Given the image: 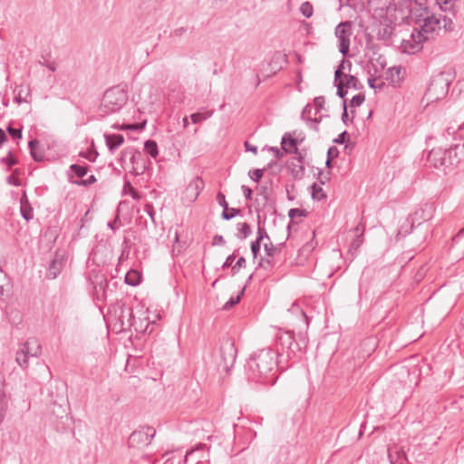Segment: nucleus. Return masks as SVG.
<instances>
[{
    "label": "nucleus",
    "instance_id": "nucleus-1",
    "mask_svg": "<svg viewBox=\"0 0 464 464\" xmlns=\"http://www.w3.org/2000/svg\"><path fill=\"white\" fill-rule=\"evenodd\" d=\"M408 14L406 23L413 24V29L409 39H403L401 48L403 53L411 54L419 52L423 47V43L433 39L439 32L452 24L446 16L432 14L427 0H408Z\"/></svg>",
    "mask_w": 464,
    "mask_h": 464
},
{
    "label": "nucleus",
    "instance_id": "nucleus-2",
    "mask_svg": "<svg viewBox=\"0 0 464 464\" xmlns=\"http://www.w3.org/2000/svg\"><path fill=\"white\" fill-rule=\"evenodd\" d=\"M280 352L264 348L254 353L246 363L249 380L265 384H275L277 379V357Z\"/></svg>",
    "mask_w": 464,
    "mask_h": 464
},
{
    "label": "nucleus",
    "instance_id": "nucleus-3",
    "mask_svg": "<svg viewBox=\"0 0 464 464\" xmlns=\"http://www.w3.org/2000/svg\"><path fill=\"white\" fill-rule=\"evenodd\" d=\"M428 161L444 173L451 171L464 160V143H458L449 149L434 148L427 157Z\"/></svg>",
    "mask_w": 464,
    "mask_h": 464
},
{
    "label": "nucleus",
    "instance_id": "nucleus-4",
    "mask_svg": "<svg viewBox=\"0 0 464 464\" xmlns=\"http://www.w3.org/2000/svg\"><path fill=\"white\" fill-rule=\"evenodd\" d=\"M129 100L128 87L124 83L112 86L103 93L98 113L104 118L116 113L127 103Z\"/></svg>",
    "mask_w": 464,
    "mask_h": 464
},
{
    "label": "nucleus",
    "instance_id": "nucleus-5",
    "mask_svg": "<svg viewBox=\"0 0 464 464\" xmlns=\"http://www.w3.org/2000/svg\"><path fill=\"white\" fill-rule=\"evenodd\" d=\"M451 81L450 72H441L434 75L425 93L427 100L432 102L443 99L448 94Z\"/></svg>",
    "mask_w": 464,
    "mask_h": 464
},
{
    "label": "nucleus",
    "instance_id": "nucleus-6",
    "mask_svg": "<svg viewBox=\"0 0 464 464\" xmlns=\"http://www.w3.org/2000/svg\"><path fill=\"white\" fill-rule=\"evenodd\" d=\"M41 353L42 346L38 340L35 338H29L23 344V347L17 351L15 361L20 365V367L25 369L28 366L29 359L40 356Z\"/></svg>",
    "mask_w": 464,
    "mask_h": 464
},
{
    "label": "nucleus",
    "instance_id": "nucleus-7",
    "mask_svg": "<svg viewBox=\"0 0 464 464\" xmlns=\"http://www.w3.org/2000/svg\"><path fill=\"white\" fill-rule=\"evenodd\" d=\"M219 352L221 361L218 366L223 371L228 372L234 366L237 354L234 341L230 338L224 339L221 342Z\"/></svg>",
    "mask_w": 464,
    "mask_h": 464
},
{
    "label": "nucleus",
    "instance_id": "nucleus-8",
    "mask_svg": "<svg viewBox=\"0 0 464 464\" xmlns=\"http://www.w3.org/2000/svg\"><path fill=\"white\" fill-rule=\"evenodd\" d=\"M155 434L156 430L152 427H143L130 435L128 445L130 448L143 449L150 444Z\"/></svg>",
    "mask_w": 464,
    "mask_h": 464
},
{
    "label": "nucleus",
    "instance_id": "nucleus-9",
    "mask_svg": "<svg viewBox=\"0 0 464 464\" xmlns=\"http://www.w3.org/2000/svg\"><path fill=\"white\" fill-rule=\"evenodd\" d=\"M353 34L352 31V23L349 21L341 22L335 27V35L338 39L339 44V52L346 56L350 51V38Z\"/></svg>",
    "mask_w": 464,
    "mask_h": 464
},
{
    "label": "nucleus",
    "instance_id": "nucleus-10",
    "mask_svg": "<svg viewBox=\"0 0 464 464\" xmlns=\"http://www.w3.org/2000/svg\"><path fill=\"white\" fill-rule=\"evenodd\" d=\"M205 187L204 180L201 177H195L186 187L182 194V199L186 203H193L198 198L200 192Z\"/></svg>",
    "mask_w": 464,
    "mask_h": 464
},
{
    "label": "nucleus",
    "instance_id": "nucleus-11",
    "mask_svg": "<svg viewBox=\"0 0 464 464\" xmlns=\"http://www.w3.org/2000/svg\"><path fill=\"white\" fill-rule=\"evenodd\" d=\"M401 13L402 10L398 9L396 6H389L386 10H382L378 24L396 26L400 20L406 22V15H403Z\"/></svg>",
    "mask_w": 464,
    "mask_h": 464
},
{
    "label": "nucleus",
    "instance_id": "nucleus-12",
    "mask_svg": "<svg viewBox=\"0 0 464 464\" xmlns=\"http://www.w3.org/2000/svg\"><path fill=\"white\" fill-rule=\"evenodd\" d=\"M266 256L261 257L258 266L266 270L271 269L274 265V256L281 252V248L276 246L271 241L264 244Z\"/></svg>",
    "mask_w": 464,
    "mask_h": 464
},
{
    "label": "nucleus",
    "instance_id": "nucleus-13",
    "mask_svg": "<svg viewBox=\"0 0 464 464\" xmlns=\"http://www.w3.org/2000/svg\"><path fill=\"white\" fill-rule=\"evenodd\" d=\"M120 314L117 318L119 324V331H127L134 325L135 318L130 307L121 306L119 308Z\"/></svg>",
    "mask_w": 464,
    "mask_h": 464
},
{
    "label": "nucleus",
    "instance_id": "nucleus-14",
    "mask_svg": "<svg viewBox=\"0 0 464 464\" xmlns=\"http://www.w3.org/2000/svg\"><path fill=\"white\" fill-rule=\"evenodd\" d=\"M287 168L294 179H302L305 173V168L304 166V156L299 155L294 157L288 163Z\"/></svg>",
    "mask_w": 464,
    "mask_h": 464
},
{
    "label": "nucleus",
    "instance_id": "nucleus-15",
    "mask_svg": "<svg viewBox=\"0 0 464 464\" xmlns=\"http://www.w3.org/2000/svg\"><path fill=\"white\" fill-rule=\"evenodd\" d=\"M294 339H295V335H294V333L291 331H285V332H281V333L277 334V335H276L277 351L276 352H279V350H281L282 353H286V351L290 350L291 344L294 342Z\"/></svg>",
    "mask_w": 464,
    "mask_h": 464
},
{
    "label": "nucleus",
    "instance_id": "nucleus-16",
    "mask_svg": "<svg viewBox=\"0 0 464 464\" xmlns=\"http://www.w3.org/2000/svg\"><path fill=\"white\" fill-rule=\"evenodd\" d=\"M63 267V256L55 254L54 258L51 261L48 270L46 273V277L48 279H54L61 273Z\"/></svg>",
    "mask_w": 464,
    "mask_h": 464
},
{
    "label": "nucleus",
    "instance_id": "nucleus-17",
    "mask_svg": "<svg viewBox=\"0 0 464 464\" xmlns=\"http://www.w3.org/2000/svg\"><path fill=\"white\" fill-rule=\"evenodd\" d=\"M281 147L285 153H295L299 156L302 153L297 149V140L291 134L285 133L282 137Z\"/></svg>",
    "mask_w": 464,
    "mask_h": 464
},
{
    "label": "nucleus",
    "instance_id": "nucleus-18",
    "mask_svg": "<svg viewBox=\"0 0 464 464\" xmlns=\"http://www.w3.org/2000/svg\"><path fill=\"white\" fill-rule=\"evenodd\" d=\"M104 140L106 146L111 153L118 150L124 142V137L118 133H104Z\"/></svg>",
    "mask_w": 464,
    "mask_h": 464
},
{
    "label": "nucleus",
    "instance_id": "nucleus-19",
    "mask_svg": "<svg viewBox=\"0 0 464 464\" xmlns=\"http://www.w3.org/2000/svg\"><path fill=\"white\" fill-rule=\"evenodd\" d=\"M5 379L4 374L0 373V423L5 420L8 408V399L5 391Z\"/></svg>",
    "mask_w": 464,
    "mask_h": 464
},
{
    "label": "nucleus",
    "instance_id": "nucleus-20",
    "mask_svg": "<svg viewBox=\"0 0 464 464\" xmlns=\"http://www.w3.org/2000/svg\"><path fill=\"white\" fill-rule=\"evenodd\" d=\"M395 26H392L389 24L380 25L378 24L377 29V39L381 41H384L386 43L392 42V38L394 35Z\"/></svg>",
    "mask_w": 464,
    "mask_h": 464
},
{
    "label": "nucleus",
    "instance_id": "nucleus-21",
    "mask_svg": "<svg viewBox=\"0 0 464 464\" xmlns=\"http://www.w3.org/2000/svg\"><path fill=\"white\" fill-rule=\"evenodd\" d=\"M388 456L391 464H405L407 462V458L404 450L399 449L397 446H394L388 450Z\"/></svg>",
    "mask_w": 464,
    "mask_h": 464
},
{
    "label": "nucleus",
    "instance_id": "nucleus-22",
    "mask_svg": "<svg viewBox=\"0 0 464 464\" xmlns=\"http://www.w3.org/2000/svg\"><path fill=\"white\" fill-rule=\"evenodd\" d=\"M20 205L22 217L26 221L31 220L34 218L33 208L31 207V204L29 203L28 198L25 193H24L20 198Z\"/></svg>",
    "mask_w": 464,
    "mask_h": 464
},
{
    "label": "nucleus",
    "instance_id": "nucleus-23",
    "mask_svg": "<svg viewBox=\"0 0 464 464\" xmlns=\"http://www.w3.org/2000/svg\"><path fill=\"white\" fill-rule=\"evenodd\" d=\"M94 293L97 296L98 300H103L106 297V287L108 286V283L106 278L104 277H96V281L93 282Z\"/></svg>",
    "mask_w": 464,
    "mask_h": 464
},
{
    "label": "nucleus",
    "instance_id": "nucleus-24",
    "mask_svg": "<svg viewBox=\"0 0 464 464\" xmlns=\"http://www.w3.org/2000/svg\"><path fill=\"white\" fill-rule=\"evenodd\" d=\"M28 147L30 150V154L34 160L40 162L44 160V150L39 147V141L36 139L31 140L28 142Z\"/></svg>",
    "mask_w": 464,
    "mask_h": 464
},
{
    "label": "nucleus",
    "instance_id": "nucleus-25",
    "mask_svg": "<svg viewBox=\"0 0 464 464\" xmlns=\"http://www.w3.org/2000/svg\"><path fill=\"white\" fill-rule=\"evenodd\" d=\"M312 106L310 104H307L304 106V108L303 109V111H302V114H301V117L303 120L306 121H309L311 123V128H313L314 130H318V127H317V124L320 122L321 121V118L317 119V118H314V119H312L310 118V115L312 113Z\"/></svg>",
    "mask_w": 464,
    "mask_h": 464
},
{
    "label": "nucleus",
    "instance_id": "nucleus-26",
    "mask_svg": "<svg viewBox=\"0 0 464 464\" xmlns=\"http://www.w3.org/2000/svg\"><path fill=\"white\" fill-rule=\"evenodd\" d=\"M451 248H457L464 256V227L452 237Z\"/></svg>",
    "mask_w": 464,
    "mask_h": 464
},
{
    "label": "nucleus",
    "instance_id": "nucleus-27",
    "mask_svg": "<svg viewBox=\"0 0 464 464\" xmlns=\"http://www.w3.org/2000/svg\"><path fill=\"white\" fill-rule=\"evenodd\" d=\"M456 1L457 0H427V5L430 6V3L433 2V4L439 5L442 11L450 12L453 11Z\"/></svg>",
    "mask_w": 464,
    "mask_h": 464
},
{
    "label": "nucleus",
    "instance_id": "nucleus-28",
    "mask_svg": "<svg viewBox=\"0 0 464 464\" xmlns=\"http://www.w3.org/2000/svg\"><path fill=\"white\" fill-rule=\"evenodd\" d=\"M363 243V229L359 235L355 236V238L351 242L350 247H349V254L353 256H355L358 249L361 247V246Z\"/></svg>",
    "mask_w": 464,
    "mask_h": 464
},
{
    "label": "nucleus",
    "instance_id": "nucleus-29",
    "mask_svg": "<svg viewBox=\"0 0 464 464\" xmlns=\"http://www.w3.org/2000/svg\"><path fill=\"white\" fill-rule=\"evenodd\" d=\"M237 227L238 231L237 237L241 240L246 239L252 233L251 227L246 222L238 223Z\"/></svg>",
    "mask_w": 464,
    "mask_h": 464
},
{
    "label": "nucleus",
    "instance_id": "nucleus-30",
    "mask_svg": "<svg viewBox=\"0 0 464 464\" xmlns=\"http://www.w3.org/2000/svg\"><path fill=\"white\" fill-rule=\"evenodd\" d=\"M214 111H206L203 112H196L190 115V119L194 124L200 123L212 116Z\"/></svg>",
    "mask_w": 464,
    "mask_h": 464
},
{
    "label": "nucleus",
    "instance_id": "nucleus-31",
    "mask_svg": "<svg viewBox=\"0 0 464 464\" xmlns=\"http://www.w3.org/2000/svg\"><path fill=\"white\" fill-rule=\"evenodd\" d=\"M344 85L346 88H353L355 90H360L362 88V84L360 81L353 75H344Z\"/></svg>",
    "mask_w": 464,
    "mask_h": 464
},
{
    "label": "nucleus",
    "instance_id": "nucleus-32",
    "mask_svg": "<svg viewBox=\"0 0 464 464\" xmlns=\"http://www.w3.org/2000/svg\"><path fill=\"white\" fill-rule=\"evenodd\" d=\"M144 150L152 158H156L159 154L158 145L155 140H148L144 143Z\"/></svg>",
    "mask_w": 464,
    "mask_h": 464
},
{
    "label": "nucleus",
    "instance_id": "nucleus-33",
    "mask_svg": "<svg viewBox=\"0 0 464 464\" xmlns=\"http://www.w3.org/2000/svg\"><path fill=\"white\" fill-rule=\"evenodd\" d=\"M141 160L142 154L138 150L135 149V150L130 156V161L132 164V170L137 174H139V168L136 165H138L139 161Z\"/></svg>",
    "mask_w": 464,
    "mask_h": 464
},
{
    "label": "nucleus",
    "instance_id": "nucleus-34",
    "mask_svg": "<svg viewBox=\"0 0 464 464\" xmlns=\"http://www.w3.org/2000/svg\"><path fill=\"white\" fill-rule=\"evenodd\" d=\"M391 82L395 85L401 81V68L392 67L389 70Z\"/></svg>",
    "mask_w": 464,
    "mask_h": 464
},
{
    "label": "nucleus",
    "instance_id": "nucleus-35",
    "mask_svg": "<svg viewBox=\"0 0 464 464\" xmlns=\"http://www.w3.org/2000/svg\"><path fill=\"white\" fill-rule=\"evenodd\" d=\"M312 198L316 200H321L326 198V195L324 194L321 186L317 185L316 183L312 185Z\"/></svg>",
    "mask_w": 464,
    "mask_h": 464
},
{
    "label": "nucleus",
    "instance_id": "nucleus-36",
    "mask_svg": "<svg viewBox=\"0 0 464 464\" xmlns=\"http://www.w3.org/2000/svg\"><path fill=\"white\" fill-rule=\"evenodd\" d=\"M241 213L240 208H227V209H224L221 217L225 220H229L236 216L239 215Z\"/></svg>",
    "mask_w": 464,
    "mask_h": 464
},
{
    "label": "nucleus",
    "instance_id": "nucleus-37",
    "mask_svg": "<svg viewBox=\"0 0 464 464\" xmlns=\"http://www.w3.org/2000/svg\"><path fill=\"white\" fill-rule=\"evenodd\" d=\"M245 288L241 290V292L237 296H232L229 298V300L223 305V310H229L233 306H235L237 304L239 303L241 296L244 295Z\"/></svg>",
    "mask_w": 464,
    "mask_h": 464
},
{
    "label": "nucleus",
    "instance_id": "nucleus-38",
    "mask_svg": "<svg viewBox=\"0 0 464 464\" xmlns=\"http://www.w3.org/2000/svg\"><path fill=\"white\" fill-rule=\"evenodd\" d=\"M52 412L57 418L62 419L63 416H67L66 405L57 404L54 402L53 405Z\"/></svg>",
    "mask_w": 464,
    "mask_h": 464
},
{
    "label": "nucleus",
    "instance_id": "nucleus-39",
    "mask_svg": "<svg viewBox=\"0 0 464 464\" xmlns=\"http://www.w3.org/2000/svg\"><path fill=\"white\" fill-rule=\"evenodd\" d=\"M70 169L74 172V174L78 178H83L87 174V171H88L87 166H82V165H78V164L71 165Z\"/></svg>",
    "mask_w": 464,
    "mask_h": 464
},
{
    "label": "nucleus",
    "instance_id": "nucleus-40",
    "mask_svg": "<svg viewBox=\"0 0 464 464\" xmlns=\"http://www.w3.org/2000/svg\"><path fill=\"white\" fill-rule=\"evenodd\" d=\"M300 12L302 14L306 17L310 18L313 15L314 8L310 2H304L300 6Z\"/></svg>",
    "mask_w": 464,
    "mask_h": 464
},
{
    "label": "nucleus",
    "instance_id": "nucleus-41",
    "mask_svg": "<svg viewBox=\"0 0 464 464\" xmlns=\"http://www.w3.org/2000/svg\"><path fill=\"white\" fill-rule=\"evenodd\" d=\"M139 275L135 271L128 272L125 276V283L129 285H137L139 284L138 280Z\"/></svg>",
    "mask_w": 464,
    "mask_h": 464
},
{
    "label": "nucleus",
    "instance_id": "nucleus-42",
    "mask_svg": "<svg viewBox=\"0 0 464 464\" xmlns=\"http://www.w3.org/2000/svg\"><path fill=\"white\" fill-rule=\"evenodd\" d=\"M296 342H297L300 349L303 352L305 351L308 346V343H309V339H308L307 334L300 332L298 334V340H296Z\"/></svg>",
    "mask_w": 464,
    "mask_h": 464
},
{
    "label": "nucleus",
    "instance_id": "nucleus-43",
    "mask_svg": "<svg viewBox=\"0 0 464 464\" xmlns=\"http://www.w3.org/2000/svg\"><path fill=\"white\" fill-rule=\"evenodd\" d=\"M308 215L307 210L302 208H291L288 211V217L290 219L294 220L295 218H304Z\"/></svg>",
    "mask_w": 464,
    "mask_h": 464
},
{
    "label": "nucleus",
    "instance_id": "nucleus-44",
    "mask_svg": "<svg viewBox=\"0 0 464 464\" xmlns=\"http://www.w3.org/2000/svg\"><path fill=\"white\" fill-rule=\"evenodd\" d=\"M303 351L300 349L295 338L294 339V342L291 344V348L289 351H286V356L288 359H292L295 357L297 353H302Z\"/></svg>",
    "mask_w": 464,
    "mask_h": 464
},
{
    "label": "nucleus",
    "instance_id": "nucleus-45",
    "mask_svg": "<svg viewBox=\"0 0 464 464\" xmlns=\"http://www.w3.org/2000/svg\"><path fill=\"white\" fill-rule=\"evenodd\" d=\"M344 63H345V61L343 60L341 62L340 65L338 66V68L334 72V83H337L338 82H340V80H343V78H344V75H346L343 72Z\"/></svg>",
    "mask_w": 464,
    "mask_h": 464
},
{
    "label": "nucleus",
    "instance_id": "nucleus-46",
    "mask_svg": "<svg viewBox=\"0 0 464 464\" xmlns=\"http://www.w3.org/2000/svg\"><path fill=\"white\" fill-rule=\"evenodd\" d=\"M288 311L293 313V314L300 313L302 317L304 318V321L306 328L308 327V325H309V318L306 315V314L304 312V310L301 309L297 304H293L292 307Z\"/></svg>",
    "mask_w": 464,
    "mask_h": 464
},
{
    "label": "nucleus",
    "instance_id": "nucleus-47",
    "mask_svg": "<svg viewBox=\"0 0 464 464\" xmlns=\"http://www.w3.org/2000/svg\"><path fill=\"white\" fill-rule=\"evenodd\" d=\"M248 176H249V178L253 181L259 182L260 179H262V177L264 176V169H253V170H249L248 171Z\"/></svg>",
    "mask_w": 464,
    "mask_h": 464
},
{
    "label": "nucleus",
    "instance_id": "nucleus-48",
    "mask_svg": "<svg viewBox=\"0 0 464 464\" xmlns=\"http://www.w3.org/2000/svg\"><path fill=\"white\" fill-rule=\"evenodd\" d=\"M364 101L365 95L363 93H358L355 96H353V99L351 100L350 106L352 108L359 107L363 103Z\"/></svg>",
    "mask_w": 464,
    "mask_h": 464
},
{
    "label": "nucleus",
    "instance_id": "nucleus-49",
    "mask_svg": "<svg viewBox=\"0 0 464 464\" xmlns=\"http://www.w3.org/2000/svg\"><path fill=\"white\" fill-rule=\"evenodd\" d=\"M7 132L8 134L14 139V140H19L22 139V129H16L13 128L12 126L7 127Z\"/></svg>",
    "mask_w": 464,
    "mask_h": 464
},
{
    "label": "nucleus",
    "instance_id": "nucleus-50",
    "mask_svg": "<svg viewBox=\"0 0 464 464\" xmlns=\"http://www.w3.org/2000/svg\"><path fill=\"white\" fill-rule=\"evenodd\" d=\"M2 161L5 163L9 168L17 164V160L13 156L12 152L9 151L5 158L2 159Z\"/></svg>",
    "mask_w": 464,
    "mask_h": 464
},
{
    "label": "nucleus",
    "instance_id": "nucleus-51",
    "mask_svg": "<svg viewBox=\"0 0 464 464\" xmlns=\"http://www.w3.org/2000/svg\"><path fill=\"white\" fill-rule=\"evenodd\" d=\"M246 264V261L245 257L240 256L237 259V261L236 262V264L234 266H232L233 274H237L240 268L245 267Z\"/></svg>",
    "mask_w": 464,
    "mask_h": 464
},
{
    "label": "nucleus",
    "instance_id": "nucleus-52",
    "mask_svg": "<svg viewBox=\"0 0 464 464\" xmlns=\"http://www.w3.org/2000/svg\"><path fill=\"white\" fill-rule=\"evenodd\" d=\"M260 247H261V242H258V240H254L251 242L250 248H251V252L253 254L254 259H256L257 257V255L260 251Z\"/></svg>",
    "mask_w": 464,
    "mask_h": 464
},
{
    "label": "nucleus",
    "instance_id": "nucleus-53",
    "mask_svg": "<svg viewBox=\"0 0 464 464\" xmlns=\"http://www.w3.org/2000/svg\"><path fill=\"white\" fill-rule=\"evenodd\" d=\"M335 86L337 87V95L343 99L347 93V92L343 89L345 87L344 81L340 80L337 83H335Z\"/></svg>",
    "mask_w": 464,
    "mask_h": 464
},
{
    "label": "nucleus",
    "instance_id": "nucleus-54",
    "mask_svg": "<svg viewBox=\"0 0 464 464\" xmlns=\"http://www.w3.org/2000/svg\"><path fill=\"white\" fill-rule=\"evenodd\" d=\"M324 102L325 101L324 96H318L314 99L316 112H319L321 110L324 109Z\"/></svg>",
    "mask_w": 464,
    "mask_h": 464
},
{
    "label": "nucleus",
    "instance_id": "nucleus-55",
    "mask_svg": "<svg viewBox=\"0 0 464 464\" xmlns=\"http://www.w3.org/2000/svg\"><path fill=\"white\" fill-rule=\"evenodd\" d=\"M265 237L267 238L270 241V238H269V237H268V235L266 233V228L259 226L258 228H257V237H256V240H258V242H262V240Z\"/></svg>",
    "mask_w": 464,
    "mask_h": 464
},
{
    "label": "nucleus",
    "instance_id": "nucleus-56",
    "mask_svg": "<svg viewBox=\"0 0 464 464\" xmlns=\"http://www.w3.org/2000/svg\"><path fill=\"white\" fill-rule=\"evenodd\" d=\"M217 200H218V204L223 208V210L227 209L228 208V204L226 200V197L222 192L218 193Z\"/></svg>",
    "mask_w": 464,
    "mask_h": 464
},
{
    "label": "nucleus",
    "instance_id": "nucleus-57",
    "mask_svg": "<svg viewBox=\"0 0 464 464\" xmlns=\"http://www.w3.org/2000/svg\"><path fill=\"white\" fill-rule=\"evenodd\" d=\"M134 150H135V148H133V147L125 148L121 153V161H122V162L125 161L126 158L130 157Z\"/></svg>",
    "mask_w": 464,
    "mask_h": 464
},
{
    "label": "nucleus",
    "instance_id": "nucleus-58",
    "mask_svg": "<svg viewBox=\"0 0 464 464\" xmlns=\"http://www.w3.org/2000/svg\"><path fill=\"white\" fill-rule=\"evenodd\" d=\"M39 63L43 66H46L51 72H55L57 69V63L54 61H53V62H49V61L39 62Z\"/></svg>",
    "mask_w": 464,
    "mask_h": 464
},
{
    "label": "nucleus",
    "instance_id": "nucleus-59",
    "mask_svg": "<svg viewBox=\"0 0 464 464\" xmlns=\"http://www.w3.org/2000/svg\"><path fill=\"white\" fill-rule=\"evenodd\" d=\"M237 251H235L233 254L229 255V256L227 257V259H226L225 263H224V264H223V266H222V267H223L224 269H225V268H227V267H228V266H230L232 265V263L234 262V260H235V259H236V257H237Z\"/></svg>",
    "mask_w": 464,
    "mask_h": 464
},
{
    "label": "nucleus",
    "instance_id": "nucleus-60",
    "mask_svg": "<svg viewBox=\"0 0 464 464\" xmlns=\"http://www.w3.org/2000/svg\"><path fill=\"white\" fill-rule=\"evenodd\" d=\"M339 155V150L336 147L334 146H332L328 149L327 150V158L329 159H334V158H337Z\"/></svg>",
    "mask_w": 464,
    "mask_h": 464
},
{
    "label": "nucleus",
    "instance_id": "nucleus-61",
    "mask_svg": "<svg viewBox=\"0 0 464 464\" xmlns=\"http://www.w3.org/2000/svg\"><path fill=\"white\" fill-rule=\"evenodd\" d=\"M348 136V132L346 130L343 131L338 135L336 139L334 140V142L338 144H343L346 140V137Z\"/></svg>",
    "mask_w": 464,
    "mask_h": 464
},
{
    "label": "nucleus",
    "instance_id": "nucleus-62",
    "mask_svg": "<svg viewBox=\"0 0 464 464\" xmlns=\"http://www.w3.org/2000/svg\"><path fill=\"white\" fill-rule=\"evenodd\" d=\"M241 189L244 193L246 199L250 200L252 198V194H253L252 189L246 185H243L241 187Z\"/></svg>",
    "mask_w": 464,
    "mask_h": 464
},
{
    "label": "nucleus",
    "instance_id": "nucleus-63",
    "mask_svg": "<svg viewBox=\"0 0 464 464\" xmlns=\"http://www.w3.org/2000/svg\"><path fill=\"white\" fill-rule=\"evenodd\" d=\"M226 244V240L225 238L223 237V236L221 235H216L214 237H213V241H212V245L213 246H216V245H221V246H224Z\"/></svg>",
    "mask_w": 464,
    "mask_h": 464
},
{
    "label": "nucleus",
    "instance_id": "nucleus-64",
    "mask_svg": "<svg viewBox=\"0 0 464 464\" xmlns=\"http://www.w3.org/2000/svg\"><path fill=\"white\" fill-rule=\"evenodd\" d=\"M330 180V172L323 173L319 171V181L322 185L325 184Z\"/></svg>",
    "mask_w": 464,
    "mask_h": 464
}]
</instances>
